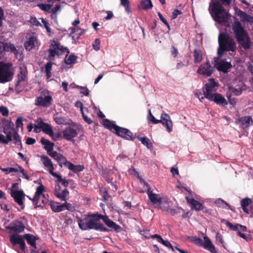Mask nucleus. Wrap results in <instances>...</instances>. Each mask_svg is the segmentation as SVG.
<instances>
[{"mask_svg": "<svg viewBox=\"0 0 253 253\" xmlns=\"http://www.w3.org/2000/svg\"><path fill=\"white\" fill-rule=\"evenodd\" d=\"M185 199L187 203L190 206L191 210L199 211L204 209V206L203 205L194 198H189L188 197L186 196Z\"/></svg>", "mask_w": 253, "mask_h": 253, "instance_id": "nucleus-17", "label": "nucleus"}, {"mask_svg": "<svg viewBox=\"0 0 253 253\" xmlns=\"http://www.w3.org/2000/svg\"><path fill=\"white\" fill-rule=\"evenodd\" d=\"M140 7L144 10H148L153 7L151 0H143L140 3Z\"/></svg>", "mask_w": 253, "mask_h": 253, "instance_id": "nucleus-35", "label": "nucleus"}, {"mask_svg": "<svg viewBox=\"0 0 253 253\" xmlns=\"http://www.w3.org/2000/svg\"><path fill=\"white\" fill-rule=\"evenodd\" d=\"M75 86H76V88H80L81 89V93L84 94L85 96H88L89 95V90H88V89L87 87L80 86L79 85H76V84H75Z\"/></svg>", "mask_w": 253, "mask_h": 253, "instance_id": "nucleus-51", "label": "nucleus"}, {"mask_svg": "<svg viewBox=\"0 0 253 253\" xmlns=\"http://www.w3.org/2000/svg\"><path fill=\"white\" fill-rule=\"evenodd\" d=\"M4 51L10 52L13 53L16 57H17L19 53L18 50L15 47L14 45L10 42H3Z\"/></svg>", "mask_w": 253, "mask_h": 253, "instance_id": "nucleus-28", "label": "nucleus"}, {"mask_svg": "<svg viewBox=\"0 0 253 253\" xmlns=\"http://www.w3.org/2000/svg\"><path fill=\"white\" fill-rule=\"evenodd\" d=\"M59 49L60 43L58 42L54 41L50 45V48L48 49V57L51 59V58L54 57L56 55H59Z\"/></svg>", "mask_w": 253, "mask_h": 253, "instance_id": "nucleus-21", "label": "nucleus"}, {"mask_svg": "<svg viewBox=\"0 0 253 253\" xmlns=\"http://www.w3.org/2000/svg\"><path fill=\"white\" fill-rule=\"evenodd\" d=\"M251 203V200L250 199L245 198L243 199L241 201V205L243 210H245V207L248 206Z\"/></svg>", "mask_w": 253, "mask_h": 253, "instance_id": "nucleus-52", "label": "nucleus"}, {"mask_svg": "<svg viewBox=\"0 0 253 253\" xmlns=\"http://www.w3.org/2000/svg\"><path fill=\"white\" fill-rule=\"evenodd\" d=\"M214 66L216 69L220 72L226 73L229 71L232 66L231 61H226L224 59L219 58H214Z\"/></svg>", "mask_w": 253, "mask_h": 253, "instance_id": "nucleus-9", "label": "nucleus"}, {"mask_svg": "<svg viewBox=\"0 0 253 253\" xmlns=\"http://www.w3.org/2000/svg\"><path fill=\"white\" fill-rule=\"evenodd\" d=\"M48 205H50L51 210L54 212H60L63 211L62 204L60 205L59 203L50 201Z\"/></svg>", "mask_w": 253, "mask_h": 253, "instance_id": "nucleus-33", "label": "nucleus"}, {"mask_svg": "<svg viewBox=\"0 0 253 253\" xmlns=\"http://www.w3.org/2000/svg\"><path fill=\"white\" fill-rule=\"evenodd\" d=\"M10 241L14 245H19L20 249L24 252L26 245L24 240L18 235H12L10 238Z\"/></svg>", "mask_w": 253, "mask_h": 253, "instance_id": "nucleus-18", "label": "nucleus"}, {"mask_svg": "<svg viewBox=\"0 0 253 253\" xmlns=\"http://www.w3.org/2000/svg\"><path fill=\"white\" fill-rule=\"evenodd\" d=\"M12 129H14V128H11L10 131H9L7 133H5L6 134V138H5V140L6 141V143L8 144L9 142L11 141L12 140V135H13V133L12 131Z\"/></svg>", "mask_w": 253, "mask_h": 253, "instance_id": "nucleus-49", "label": "nucleus"}, {"mask_svg": "<svg viewBox=\"0 0 253 253\" xmlns=\"http://www.w3.org/2000/svg\"><path fill=\"white\" fill-rule=\"evenodd\" d=\"M41 119H38L36 121V123L34 125V131L36 132H39L40 131V129L42 128V124H44Z\"/></svg>", "mask_w": 253, "mask_h": 253, "instance_id": "nucleus-40", "label": "nucleus"}, {"mask_svg": "<svg viewBox=\"0 0 253 253\" xmlns=\"http://www.w3.org/2000/svg\"><path fill=\"white\" fill-rule=\"evenodd\" d=\"M148 120L153 124L162 123L166 127L169 132H170L172 130V122L169 116L166 113H163L161 116V120H157L152 114L151 111L149 110Z\"/></svg>", "mask_w": 253, "mask_h": 253, "instance_id": "nucleus-6", "label": "nucleus"}, {"mask_svg": "<svg viewBox=\"0 0 253 253\" xmlns=\"http://www.w3.org/2000/svg\"><path fill=\"white\" fill-rule=\"evenodd\" d=\"M26 76L23 72H21L18 75V82L20 83L24 81L25 79Z\"/></svg>", "mask_w": 253, "mask_h": 253, "instance_id": "nucleus-61", "label": "nucleus"}, {"mask_svg": "<svg viewBox=\"0 0 253 253\" xmlns=\"http://www.w3.org/2000/svg\"><path fill=\"white\" fill-rule=\"evenodd\" d=\"M204 239L203 248L211 253H217L214 246L212 244L209 238L207 236H205Z\"/></svg>", "mask_w": 253, "mask_h": 253, "instance_id": "nucleus-23", "label": "nucleus"}, {"mask_svg": "<svg viewBox=\"0 0 253 253\" xmlns=\"http://www.w3.org/2000/svg\"><path fill=\"white\" fill-rule=\"evenodd\" d=\"M235 11L237 15L241 17L242 21L253 22V17L251 15L247 14L246 13L237 8H235Z\"/></svg>", "mask_w": 253, "mask_h": 253, "instance_id": "nucleus-25", "label": "nucleus"}, {"mask_svg": "<svg viewBox=\"0 0 253 253\" xmlns=\"http://www.w3.org/2000/svg\"><path fill=\"white\" fill-rule=\"evenodd\" d=\"M12 131L13 133V140L14 143L17 146H20V149H22V144L21 143V139L20 135H19L17 130L15 129H12Z\"/></svg>", "mask_w": 253, "mask_h": 253, "instance_id": "nucleus-34", "label": "nucleus"}, {"mask_svg": "<svg viewBox=\"0 0 253 253\" xmlns=\"http://www.w3.org/2000/svg\"><path fill=\"white\" fill-rule=\"evenodd\" d=\"M42 129L46 134L49 135L50 136L52 137L54 132L52 127L46 123L42 124Z\"/></svg>", "mask_w": 253, "mask_h": 253, "instance_id": "nucleus-37", "label": "nucleus"}, {"mask_svg": "<svg viewBox=\"0 0 253 253\" xmlns=\"http://www.w3.org/2000/svg\"><path fill=\"white\" fill-rule=\"evenodd\" d=\"M77 60V56L74 54L70 55L68 58H65V62L68 65L74 64Z\"/></svg>", "mask_w": 253, "mask_h": 253, "instance_id": "nucleus-43", "label": "nucleus"}, {"mask_svg": "<svg viewBox=\"0 0 253 253\" xmlns=\"http://www.w3.org/2000/svg\"><path fill=\"white\" fill-rule=\"evenodd\" d=\"M23 238L26 240L27 243L35 249H37L36 241L39 239L37 236H34L31 234H25Z\"/></svg>", "mask_w": 253, "mask_h": 253, "instance_id": "nucleus-24", "label": "nucleus"}, {"mask_svg": "<svg viewBox=\"0 0 253 253\" xmlns=\"http://www.w3.org/2000/svg\"><path fill=\"white\" fill-rule=\"evenodd\" d=\"M214 71V68L209 61H207L206 63L202 64L199 67L197 73L200 75L210 77Z\"/></svg>", "mask_w": 253, "mask_h": 253, "instance_id": "nucleus-13", "label": "nucleus"}, {"mask_svg": "<svg viewBox=\"0 0 253 253\" xmlns=\"http://www.w3.org/2000/svg\"><path fill=\"white\" fill-rule=\"evenodd\" d=\"M2 171L3 172H5L6 174L10 173L12 172H18L19 171V168L17 167V168H3L1 169Z\"/></svg>", "mask_w": 253, "mask_h": 253, "instance_id": "nucleus-48", "label": "nucleus"}, {"mask_svg": "<svg viewBox=\"0 0 253 253\" xmlns=\"http://www.w3.org/2000/svg\"><path fill=\"white\" fill-rule=\"evenodd\" d=\"M100 44V42L98 39H95V40L92 43L93 47L96 51H98L99 50Z\"/></svg>", "mask_w": 253, "mask_h": 253, "instance_id": "nucleus-56", "label": "nucleus"}, {"mask_svg": "<svg viewBox=\"0 0 253 253\" xmlns=\"http://www.w3.org/2000/svg\"><path fill=\"white\" fill-rule=\"evenodd\" d=\"M12 65L10 63L0 62V83H4L11 81L13 73L10 71Z\"/></svg>", "mask_w": 253, "mask_h": 253, "instance_id": "nucleus-7", "label": "nucleus"}, {"mask_svg": "<svg viewBox=\"0 0 253 253\" xmlns=\"http://www.w3.org/2000/svg\"><path fill=\"white\" fill-rule=\"evenodd\" d=\"M63 211L66 209L70 211H74L76 210L75 207L70 203L65 202L62 204Z\"/></svg>", "mask_w": 253, "mask_h": 253, "instance_id": "nucleus-46", "label": "nucleus"}, {"mask_svg": "<svg viewBox=\"0 0 253 253\" xmlns=\"http://www.w3.org/2000/svg\"><path fill=\"white\" fill-rule=\"evenodd\" d=\"M121 4L125 7L126 11L128 13H130L131 10L129 7V0H120Z\"/></svg>", "mask_w": 253, "mask_h": 253, "instance_id": "nucleus-41", "label": "nucleus"}, {"mask_svg": "<svg viewBox=\"0 0 253 253\" xmlns=\"http://www.w3.org/2000/svg\"><path fill=\"white\" fill-rule=\"evenodd\" d=\"M43 164L45 167H48L52 164L51 160L46 156H42L41 157Z\"/></svg>", "mask_w": 253, "mask_h": 253, "instance_id": "nucleus-45", "label": "nucleus"}, {"mask_svg": "<svg viewBox=\"0 0 253 253\" xmlns=\"http://www.w3.org/2000/svg\"><path fill=\"white\" fill-rule=\"evenodd\" d=\"M61 187L58 183H56L55 185V189L54 192V195L61 201H66L69 199V192L67 188L63 189L64 195L59 194V192L61 191Z\"/></svg>", "mask_w": 253, "mask_h": 253, "instance_id": "nucleus-15", "label": "nucleus"}, {"mask_svg": "<svg viewBox=\"0 0 253 253\" xmlns=\"http://www.w3.org/2000/svg\"><path fill=\"white\" fill-rule=\"evenodd\" d=\"M180 209H169V212L171 215H174L180 212Z\"/></svg>", "mask_w": 253, "mask_h": 253, "instance_id": "nucleus-62", "label": "nucleus"}, {"mask_svg": "<svg viewBox=\"0 0 253 253\" xmlns=\"http://www.w3.org/2000/svg\"><path fill=\"white\" fill-rule=\"evenodd\" d=\"M219 47L217 54L221 57L225 51H234L236 50V42L233 39L225 33H220L218 37Z\"/></svg>", "mask_w": 253, "mask_h": 253, "instance_id": "nucleus-5", "label": "nucleus"}, {"mask_svg": "<svg viewBox=\"0 0 253 253\" xmlns=\"http://www.w3.org/2000/svg\"><path fill=\"white\" fill-rule=\"evenodd\" d=\"M209 10L215 22L221 24L228 21V13L218 0H211Z\"/></svg>", "mask_w": 253, "mask_h": 253, "instance_id": "nucleus-2", "label": "nucleus"}, {"mask_svg": "<svg viewBox=\"0 0 253 253\" xmlns=\"http://www.w3.org/2000/svg\"><path fill=\"white\" fill-rule=\"evenodd\" d=\"M70 163V162L68 161L63 156L61 157L60 160L58 162V163L61 167H62V165H63L64 166L67 168V163Z\"/></svg>", "mask_w": 253, "mask_h": 253, "instance_id": "nucleus-55", "label": "nucleus"}, {"mask_svg": "<svg viewBox=\"0 0 253 253\" xmlns=\"http://www.w3.org/2000/svg\"><path fill=\"white\" fill-rule=\"evenodd\" d=\"M77 135V130L70 126L66 127L63 131V137L68 141H72Z\"/></svg>", "mask_w": 253, "mask_h": 253, "instance_id": "nucleus-19", "label": "nucleus"}, {"mask_svg": "<svg viewBox=\"0 0 253 253\" xmlns=\"http://www.w3.org/2000/svg\"><path fill=\"white\" fill-rule=\"evenodd\" d=\"M139 141L148 148L151 149L153 147V144L150 140L146 137H137Z\"/></svg>", "mask_w": 253, "mask_h": 253, "instance_id": "nucleus-39", "label": "nucleus"}, {"mask_svg": "<svg viewBox=\"0 0 253 253\" xmlns=\"http://www.w3.org/2000/svg\"><path fill=\"white\" fill-rule=\"evenodd\" d=\"M17 166L19 168V171L20 170V172L22 173L24 177L25 178H26V179L29 180V176L28 175V174L26 173V171L21 166H20L19 165H17Z\"/></svg>", "mask_w": 253, "mask_h": 253, "instance_id": "nucleus-58", "label": "nucleus"}, {"mask_svg": "<svg viewBox=\"0 0 253 253\" xmlns=\"http://www.w3.org/2000/svg\"><path fill=\"white\" fill-rule=\"evenodd\" d=\"M195 244L199 246H203L204 242L200 238H196L194 240Z\"/></svg>", "mask_w": 253, "mask_h": 253, "instance_id": "nucleus-64", "label": "nucleus"}, {"mask_svg": "<svg viewBox=\"0 0 253 253\" xmlns=\"http://www.w3.org/2000/svg\"><path fill=\"white\" fill-rule=\"evenodd\" d=\"M235 11L237 15L241 17L242 21L253 22V17L251 15L247 14L246 13L237 8H235Z\"/></svg>", "mask_w": 253, "mask_h": 253, "instance_id": "nucleus-26", "label": "nucleus"}, {"mask_svg": "<svg viewBox=\"0 0 253 253\" xmlns=\"http://www.w3.org/2000/svg\"><path fill=\"white\" fill-rule=\"evenodd\" d=\"M11 229L14 232L20 233L24 230V226L21 221H19L17 223L14 224L11 227Z\"/></svg>", "mask_w": 253, "mask_h": 253, "instance_id": "nucleus-36", "label": "nucleus"}, {"mask_svg": "<svg viewBox=\"0 0 253 253\" xmlns=\"http://www.w3.org/2000/svg\"><path fill=\"white\" fill-rule=\"evenodd\" d=\"M44 190V186L42 184H41L39 186L37 187L36 193L33 198H31L29 196H27V197L29 198V199L32 201V203L34 206L35 209H36L38 208H41L42 209H43V206L41 205V204H39V203L41 196L44 197V194H43Z\"/></svg>", "mask_w": 253, "mask_h": 253, "instance_id": "nucleus-8", "label": "nucleus"}, {"mask_svg": "<svg viewBox=\"0 0 253 253\" xmlns=\"http://www.w3.org/2000/svg\"><path fill=\"white\" fill-rule=\"evenodd\" d=\"M215 203L218 207L226 208V207L228 206L230 209V206L226 202L222 199H218L215 201Z\"/></svg>", "mask_w": 253, "mask_h": 253, "instance_id": "nucleus-42", "label": "nucleus"}, {"mask_svg": "<svg viewBox=\"0 0 253 253\" xmlns=\"http://www.w3.org/2000/svg\"><path fill=\"white\" fill-rule=\"evenodd\" d=\"M115 175L114 171L112 169H108L103 173V177L105 180L110 183L112 186L115 190L118 189L116 181H113V175Z\"/></svg>", "mask_w": 253, "mask_h": 253, "instance_id": "nucleus-16", "label": "nucleus"}, {"mask_svg": "<svg viewBox=\"0 0 253 253\" xmlns=\"http://www.w3.org/2000/svg\"><path fill=\"white\" fill-rule=\"evenodd\" d=\"M37 42V39L35 37H31L29 38L28 40L26 41L24 43L25 49L27 50L30 51L34 46L36 42Z\"/></svg>", "mask_w": 253, "mask_h": 253, "instance_id": "nucleus-31", "label": "nucleus"}, {"mask_svg": "<svg viewBox=\"0 0 253 253\" xmlns=\"http://www.w3.org/2000/svg\"><path fill=\"white\" fill-rule=\"evenodd\" d=\"M52 97L49 95L39 96L36 98L35 104L37 106H42L44 108L49 107L52 102Z\"/></svg>", "mask_w": 253, "mask_h": 253, "instance_id": "nucleus-11", "label": "nucleus"}, {"mask_svg": "<svg viewBox=\"0 0 253 253\" xmlns=\"http://www.w3.org/2000/svg\"><path fill=\"white\" fill-rule=\"evenodd\" d=\"M237 41L241 44L245 49L250 47V39L246 30L242 27L239 21H235L232 25Z\"/></svg>", "mask_w": 253, "mask_h": 253, "instance_id": "nucleus-3", "label": "nucleus"}, {"mask_svg": "<svg viewBox=\"0 0 253 253\" xmlns=\"http://www.w3.org/2000/svg\"><path fill=\"white\" fill-rule=\"evenodd\" d=\"M147 195L151 202L153 204H161L162 203V198L159 194L154 193L152 191H147Z\"/></svg>", "mask_w": 253, "mask_h": 253, "instance_id": "nucleus-22", "label": "nucleus"}, {"mask_svg": "<svg viewBox=\"0 0 253 253\" xmlns=\"http://www.w3.org/2000/svg\"><path fill=\"white\" fill-rule=\"evenodd\" d=\"M23 120L22 117H19L17 119L16 121V128L21 127L22 129L23 128Z\"/></svg>", "mask_w": 253, "mask_h": 253, "instance_id": "nucleus-60", "label": "nucleus"}, {"mask_svg": "<svg viewBox=\"0 0 253 253\" xmlns=\"http://www.w3.org/2000/svg\"><path fill=\"white\" fill-rule=\"evenodd\" d=\"M237 235L243 239L246 240L247 241H250L252 240V238L250 235L245 234L244 233H242L240 231L237 232Z\"/></svg>", "mask_w": 253, "mask_h": 253, "instance_id": "nucleus-54", "label": "nucleus"}, {"mask_svg": "<svg viewBox=\"0 0 253 253\" xmlns=\"http://www.w3.org/2000/svg\"><path fill=\"white\" fill-rule=\"evenodd\" d=\"M194 59L195 63H199L203 59V55L201 50L195 49L194 51Z\"/></svg>", "mask_w": 253, "mask_h": 253, "instance_id": "nucleus-38", "label": "nucleus"}, {"mask_svg": "<svg viewBox=\"0 0 253 253\" xmlns=\"http://www.w3.org/2000/svg\"><path fill=\"white\" fill-rule=\"evenodd\" d=\"M79 228L82 230L94 229L101 232H107L109 230L99 221V213L84 214L81 217L77 216Z\"/></svg>", "mask_w": 253, "mask_h": 253, "instance_id": "nucleus-1", "label": "nucleus"}, {"mask_svg": "<svg viewBox=\"0 0 253 253\" xmlns=\"http://www.w3.org/2000/svg\"><path fill=\"white\" fill-rule=\"evenodd\" d=\"M239 122L241 123L243 128H247L253 125V121L251 116L241 117L239 118Z\"/></svg>", "mask_w": 253, "mask_h": 253, "instance_id": "nucleus-27", "label": "nucleus"}, {"mask_svg": "<svg viewBox=\"0 0 253 253\" xmlns=\"http://www.w3.org/2000/svg\"><path fill=\"white\" fill-rule=\"evenodd\" d=\"M0 113L3 116H7L8 115L9 111L7 107L5 106H0Z\"/></svg>", "mask_w": 253, "mask_h": 253, "instance_id": "nucleus-57", "label": "nucleus"}, {"mask_svg": "<svg viewBox=\"0 0 253 253\" xmlns=\"http://www.w3.org/2000/svg\"><path fill=\"white\" fill-rule=\"evenodd\" d=\"M99 215L100 216V219H102L105 224L109 227L114 229L115 231H118L120 229V226L109 219L108 216L103 215L101 214H99Z\"/></svg>", "mask_w": 253, "mask_h": 253, "instance_id": "nucleus-20", "label": "nucleus"}, {"mask_svg": "<svg viewBox=\"0 0 253 253\" xmlns=\"http://www.w3.org/2000/svg\"><path fill=\"white\" fill-rule=\"evenodd\" d=\"M38 6L42 10L44 11H48L51 8V5L49 4H43L41 3L38 5Z\"/></svg>", "mask_w": 253, "mask_h": 253, "instance_id": "nucleus-53", "label": "nucleus"}, {"mask_svg": "<svg viewBox=\"0 0 253 253\" xmlns=\"http://www.w3.org/2000/svg\"><path fill=\"white\" fill-rule=\"evenodd\" d=\"M207 99L211 101H213L217 105L222 106H224L228 104V102L224 97L218 93H214L209 98H208Z\"/></svg>", "mask_w": 253, "mask_h": 253, "instance_id": "nucleus-14", "label": "nucleus"}, {"mask_svg": "<svg viewBox=\"0 0 253 253\" xmlns=\"http://www.w3.org/2000/svg\"><path fill=\"white\" fill-rule=\"evenodd\" d=\"M67 168L75 173H78L83 171L84 167L83 165H75L71 162L67 163Z\"/></svg>", "mask_w": 253, "mask_h": 253, "instance_id": "nucleus-30", "label": "nucleus"}, {"mask_svg": "<svg viewBox=\"0 0 253 253\" xmlns=\"http://www.w3.org/2000/svg\"><path fill=\"white\" fill-rule=\"evenodd\" d=\"M151 238L152 239H156L157 241L162 244L163 245L166 246V247H168L169 249H171L172 251H173L172 246L171 245V243L169 242L168 240H164L161 236L158 234H154L151 236Z\"/></svg>", "mask_w": 253, "mask_h": 253, "instance_id": "nucleus-29", "label": "nucleus"}, {"mask_svg": "<svg viewBox=\"0 0 253 253\" xmlns=\"http://www.w3.org/2000/svg\"><path fill=\"white\" fill-rule=\"evenodd\" d=\"M226 225L231 230L233 231H237V232L239 230V224H236L235 225H233L232 223L229 221H226Z\"/></svg>", "mask_w": 253, "mask_h": 253, "instance_id": "nucleus-50", "label": "nucleus"}, {"mask_svg": "<svg viewBox=\"0 0 253 253\" xmlns=\"http://www.w3.org/2000/svg\"><path fill=\"white\" fill-rule=\"evenodd\" d=\"M41 142L42 144L44 145V148L47 151V152L53 151L54 146L53 143L43 138H42Z\"/></svg>", "mask_w": 253, "mask_h": 253, "instance_id": "nucleus-32", "label": "nucleus"}, {"mask_svg": "<svg viewBox=\"0 0 253 253\" xmlns=\"http://www.w3.org/2000/svg\"><path fill=\"white\" fill-rule=\"evenodd\" d=\"M82 113V117L84 119V120L86 123H87L88 125H90V124H91L92 123V120L90 118H88V117H87L84 113V111H83L82 112H81Z\"/></svg>", "mask_w": 253, "mask_h": 253, "instance_id": "nucleus-59", "label": "nucleus"}, {"mask_svg": "<svg viewBox=\"0 0 253 253\" xmlns=\"http://www.w3.org/2000/svg\"><path fill=\"white\" fill-rule=\"evenodd\" d=\"M69 30H71V34H74L75 33L78 32L79 31H81V32L79 33L80 35H82L84 33V30H83L78 26H73V27L70 28Z\"/></svg>", "mask_w": 253, "mask_h": 253, "instance_id": "nucleus-47", "label": "nucleus"}, {"mask_svg": "<svg viewBox=\"0 0 253 253\" xmlns=\"http://www.w3.org/2000/svg\"><path fill=\"white\" fill-rule=\"evenodd\" d=\"M218 86V83L215 81L214 79H210L209 82L205 84V89L204 90V95L206 98H209L214 93L213 88L215 87Z\"/></svg>", "mask_w": 253, "mask_h": 253, "instance_id": "nucleus-10", "label": "nucleus"}, {"mask_svg": "<svg viewBox=\"0 0 253 253\" xmlns=\"http://www.w3.org/2000/svg\"><path fill=\"white\" fill-rule=\"evenodd\" d=\"M10 195L14 199V201L19 206H21L22 209H23L25 207L23 200L25 199V194L23 190H12Z\"/></svg>", "mask_w": 253, "mask_h": 253, "instance_id": "nucleus-12", "label": "nucleus"}, {"mask_svg": "<svg viewBox=\"0 0 253 253\" xmlns=\"http://www.w3.org/2000/svg\"><path fill=\"white\" fill-rule=\"evenodd\" d=\"M103 125L105 128L125 139L128 140L134 139L132 133L129 129L117 126L113 121L105 119L103 120Z\"/></svg>", "mask_w": 253, "mask_h": 253, "instance_id": "nucleus-4", "label": "nucleus"}, {"mask_svg": "<svg viewBox=\"0 0 253 253\" xmlns=\"http://www.w3.org/2000/svg\"><path fill=\"white\" fill-rule=\"evenodd\" d=\"M54 120L58 125L64 124L65 123V119L64 117L59 115L58 114L54 116Z\"/></svg>", "mask_w": 253, "mask_h": 253, "instance_id": "nucleus-44", "label": "nucleus"}, {"mask_svg": "<svg viewBox=\"0 0 253 253\" xmlns=\"http://www.w3.org/2000/svg\"><path fill=\"white\" fill-rule=\"evenodd\" d=\"M141 234L143 235L146 239L151 238L152 235H150L149 234V231L143 230L141 232Z\"/></svg>", "mask_w": 253, "mask_h": 253, "instance_id": "nucleus-63", "label": "nucleus"}]
</instances>
